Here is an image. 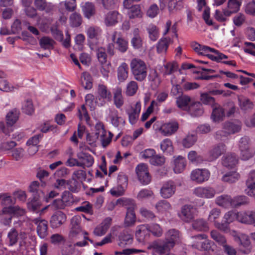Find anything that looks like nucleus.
Listing matches in <instances>:
<instances>
[{
	"label": "nucleus",
	"instance_id": "nucleus-1",
	"mask_svg": "<svg viewBox=\"0 0 255 255\" xmlns=\"http://www.w3.org/2000/svg\"><path fill=\"white\" fill-rule=\"evenodd\" d=\"M164 236V242L155 241L150 245V249L154 253L163 255L169 252L175 245L180 243L182 238L180 232L175 229L168 230L165 232Z\"/></svg>",
	"mask_w": 255,
	"mask_h": 255
},
{
	"label": "nucleus",
	"instance_id": "nucleus-2",
	"mask_svg": "<svg viewBox=\"0 0 255 255\" xmlns=\"http://www.w3.org/2000/svg\"><path fill=\"white\" fill-rule=\"evenodd\" d=\"M131 72L137 81H144L147 75V66L144 61L139 58H133L130 62Z\"/></svg>",
	"mask_w": 255,
	"mask_h": 255
},
{
	"label": "nucleus",
	"instance_id": "nucleus-3",
	"mask_svg": "<svg viewBox=\"0 0 255 255\" xmlns=\"http://www.w3.org/2000/svg\"><path fill=\"white\" fill-rule=\"evenodd\" d=\"M241 211L235 210L229 211L224 215L222 222L215 223V227L224 233L230 232L229 225L235 221L240 223Z\"/></svg>",
	"mask_w": 255,
	"mask_h": 255
},
{
	"label": "nucleus",
	"instance_id": "nucleus-4",
	"mask_svg": "<svg viewBox=\"0 0 255 255\" xmlns=\"http://www.w3.org/2000/svg\"><path fill=\"white\" fill-rule=\"evenodd\" d=\"M27 238V235L25 232L20 231L19 233L14 228L10 229L7 233L6 243L8 246H13L15 245L18 242L20 246H22L25 243V240Z\"/></svg>",
	"mask_w": 255,
	"mask_h": 255
},
{
	"label": "nucleus",
	"instance_id": "nucleus-5",
	"mask_svg": "<svg viewBox=\"0 0 255 255\" xmlns=\"http://www.w3.org/2000/svg\"><path fill=\"white\" fill-rule=\"evenodd\" d=\"M112 94L106 86L104 84H99L97 89L96 103L99 106H103L107 102L111 100Z\"/></svg>",
	"mask_w": 255,
	"mask_h": 255
},
{
	"label": "nucleus",
	"instance_id": "nucleus-6",
	"mask_svg": "<svg viewBox=\"0 0 255 255\" xmlns=\"http://www.w3.org/2000/svg\"><path fill=\"white\" fill-rule=\"evenodd\" d=\"M210 176V171L205 168H197L190 173L191 180L197 184H202L208 181Z\"/></svg>",
	"mask_w": 255,
	"mask_h": 255
},
{
	"label": "nucleus",
	"instance_id": "nucleus-7",
	"mask_svg": "<svg viewBox=\"0 0 255 255\" xmlns=\"http://www.w3.org/2000/svg\"><path fill=\"white\" fill-rule=\"evenodd\" d=\"M111 38L116 49L121 53L127 51L128 47V41L122 36L121 32L114 31L111 35Z\"/></svg>",
	"mask_w": 255,
	"mask_h": 255
},
{
	"label": "nucleus",
	"instance_id": "nucleus-8",
	"mask_svg": "<svg viewBox=\"0 0 255 255\" xmlns=\"http://www.w3.org/2000/svg\"><path fill=\"white\" fill-rule=\"evenodd\" d=\"M194 239L192 246L200 251L209 250L211 246L212 242L208 239V236L205 234H199L193 237Z\"/></svg>",
	"mask_w": 255,
	"mask_h": 255
},
{
	"label": "nucleus",
	"instance_id": "nucleus-9",
	"mask_svg": "<svg viewBox=\"0 0 255 255\" xmlns=\"http://www.w3.org/2000/svg\"><path fill=\"white\" fill-rule=\"evenodd\" d=\"M135 171L141 183L143 185H147L151 182V177L146 164L144 163L138 164L135 168Z\"/></svg>",
	"mask_w": 255,
	"mask_h": 255
},
{
	"label": "nucleus",
	"instance_id": "nucleus-10",
	"mask_svg": "<svg viewBox=\"0 0 255 255\" xmlns=\"http://www.w3.org/2000/svg\"><path fill=\"white\" fill-rule=\"evenodd\" d=\"M73 200L72 194L67 191L63 192L61 198L53 201L52 205L57 209H63L66 207L70 206Z\"/></svg>",
	"mask_w": 255,
	"mask_h": 255
},
{
	"label": "nucleus",
	"instance_id": "nucleus-11",
	"mask_svg": "<svg viewBox=\"0 0 255 255\" xmlns=\"http://www.w3.org/2000/svg\"><path fill=\"white\" fill-rule=\"evenodd\" d=\"M193 194L197 197L205 199H211L215 197L216 190L210 186H199L194 189Z\"/></svg>",
	"mask_w": 255,
	"mask_h": 255
},
{
	"label": "nucleus",
	"instance_id": "nucleus-12",
	"mask_svg": "<svg viewBox=\"0 0 255 255\" xmlns=\"http://www.w3.org/2000/svg\"><path fill=\"white\" fill-rule=\"evenodd\" d=\"M176 185L173 181H168L164 183L160 190L161 196L164 199L171 197L175 193Z\"/></svg>",
	"mask_w": 255,
	"mask_h": 255
},
{
	"label": "nucleus",
	"instance_id": "nucleus-13",
	"mask_svg": "<svg viewBox=\"0 0 255 255\" xmlns=\"http://www.w3.org/2000/svg\"><path fill=\"white\" fill-rule=\"evenodd\" d=\"M166 3L170 13L174 12L175 10L181 9L183 7L182 0H166V2H165L164 0H160L159 6L161 10L166 7Z\"/></svg>",
	"mask_w": 255,
	"mask_h": 255
},
{
	"label": "nucleus",
	"instance_id": "nucleus-14",
	"mask_svg": "<svg viewBox=\"0 0 255 255\" xmlns=\"http://www.w3.org/2000/svg\"><path fill=\"white\" fill-rule=\"evenodd\" d=\"M226 145L220 143L214 145L208 152V160L210 161L217 159L219 156L226 151Z\"/></svg>",
	"mask_w": 255,
	"mask_h": 255
},
{
	"label": "nucleus",
	"instance_id": "nucleus-15",
	"mask_svg": "<svg viewBox=\"0 0 255 255\" xmlns=\"http://www.w3.org/2000/svg\"><path fill=\"white\" fill-rule=\"evenodd\" d=\"M196 210L191 205H184L178 215L180 218L184 222H189L194 217Z\"/></svg>",
	"mask_w": 255,
	"mask_h": 255
},
{
	"label": "nucleus",
	"instance_id": "nucleus-16",
	"mask_svg": "<svg viewBox=\"0 0 255 255\" xmlns=\"http://www.w3.org/2000/svg\"><path fill=\"white\" fill-rule=\"evenodd\" d=\"M191 46L194 51L198 54L208 57L210 59V56H212L213 51H215V49L210 47L200 44L196 42H192L191 43Z\"/></svg>",
	"mask_w": 255,
	"mask_h": 255
},
{
	"label": "nucleus",
	"instance_id": "nucleus-17",
	"mask_svg": "<svg viewBox=\"0 0 255 255\" xmlns=\"http://www.w3.org/2000/svg\"><path fill=\"white\" fill-rule=\"evenodd\" d=\"M223 128L229 135L239 132L242 129V123L239 120L226 122L223 124Z\"/></svg>",
	"mask_w": 255,
	"mask_h": 255
},
{
	"label": "nucleus",
	"instance_id": "nucleus-18",
	"mask_svg": "<svg viewBox=\"0 0 255 255\" xmlns=\"http://www.w3.org/2000/svg\"><path fill=\"white\" fill-rule=\"evenodd\" d=\"M240 223L255 227V211H241Z\"/></svg>",
	"mask_w": 255,
	"mask_h": 255
},
{
	"label": "nucleus",
	"instance_id": "nucleus-19",
	"mask_svg": "<svg viewBox=\"0 0 255 255\" xmlns=\"http://www.w3.org/2000/svg\"><path fill=\"white\" fill-rule=\"evenodd\" d=\"M107 119L115 127L120 125H123L125 122L123 118L119 116L118 111L115 109H109L107 111Z\"/></svg>",
	"mask_w": 255,
	"mask_h": 255
},
{
	"label": "nucleus",
	"instance_id": "nucleus-20",
	"mask_svg": "<svg viewBox=\"0 0 255 255\" xmlns=\"http://www.w3.org/2000/svg\"><path fill=\"white\" fill-rule=\"evenodd\" d=\"M86 33L89 39L99 41L102 40L103 30L97 26H90L87 27Z\"/></svg>",
	"mask_w": 255,
	"mask_h": 255
},
{
	"label": "nucleus",
	"instance_id": "nucleus-21",
	"mask_svg": "<svg viewBox=\"0 0 255 255\" xmlns=\"http://www.w3.org/2000/svg\"><path fill=\"white\" fill-rule=\"evenodd\" d=\"M66 220V216L62 212L58 211L51 216L50 224L52 228H57Z\"/></svg>",
	"mask_w": 255,
	"mask_h": 255
},
{
	"label": "nucleus",
	"instance_id": "nucleus-22",
	"mask_svg": "<svg viewBox=\"0 0 255 255\" xmlns=\"http://www.w3.org/2000/svg\"><path fill=\"white\" fill-rule=\"evenodd\" d=\"M235 241L240 243V245L244 248L242 251L246 254H249L252 249V245L249 239V237L244 234L240 235L237 237Z\"/></svg>",
	"mask_w": 255,
	"mask_h": 255
},
{
	"label": "nucleus",
	"instance_id": "nucleus-23",
	"mask_svg": "<svg viewBox=\"0 0 255 255\" xmlns=\"http://www.w3.org/2000/svg\"><path fill=\"white\" fill-rule=\"evenodd\" d=\"M178 124L176 122H171L163 124L159 130L165 136L171 135L174 133L178 129Z\"/></svg>",
	"mask_w": 255,
	"mask_h": 255
},
{
	"label": "nucleus",
	"instance_id": "nucleus-24",
	"mask_svg": "<svg viewBox=\"0 0 255 255\" xmlns=\"http://www.w3.org/2000/svg\"><path fill=\"white\" fill-rule=\"evenodd\" d=\"M141 110V103L137 102L134 107L128 111V120L131 125L135 124L137 121Z\"/></svg>",
	"mask_w": 255,
	"mask_h": 255
},
{
	"label": "nucleus",
	"instance_id": "nucleus-25",
	"mask_svg": "<svg viewBox=\"0 0 255 255\" xmlns=\"http://www.w3.org/2000/svg\"><path fill=\"white\" fill-rule=\"evenodd\" d=\"M187 165L186 158L181 155L174 156L173 169L176 174L182 173L185 169Z\"/></svg>",
	"mask_w": 255,
	"mask_h": 255
},
{
	"label": "nucleus",
	"instance_id": "nucleus-26",
	"mask_svg": "<svg viewBox=\"0 0 255 255\" xmlns=\"http://www.w3.org/2000/svg\"><path fill=\"white\" fill-rule=\"evenodd\" d=\"M77 157L80 163V167H90L93 165L94 162L93 157L88 153L79 152L77 153Z\"/></svg>",
	"mask_w": 255,
	"mask_h": 255
},
{
	"label": "nucleus",
	"instance_id": "nucleus-27",
	"mask_svg": "<svg viewBox=\"0 0 255 255\" xmlns=\"http://www.w3.org/2000/svg\"><path fill=\"white\" fill-rule=\"evenodd\" d=\"M149 224L140 225L136 228L135 237L140 242H143L149 236Z\"/></svg>",
	"mask_w": 255,
	"mask_h": 255
},
{
	"label": "nucleus",
	"instance_id": "nucleus-28",
	"mask_svg": "<svg viewBox=\"0 0 255 255\" xmlns=\"http://www.w3.org/2000/svg\"><path fill=\"white\" fill-rule=\"evenodd\" d=\"M33 222L37 225V232L39 237L41 239L45 238L48 235L47 222L40 218H36Z\"/></svg>",
	"mask_w": 255,
	"mask_h": 255
},
{
	"label": "nucleus",
	"instance_id": "nucleus-29",
	"mask_svg": "<svg viewBox=\"0 0 255 255\" xmlns=\"http://www.w3.org/2000/svg\"><path fill=\"white\" fill-rule=\"evenodd\" d=\"M34 4L39 11H45L46 13L52 12L55 8L54 5L46 0H34Z\"/></svg>",
	"mask_w": 255,
	"mask_h": 255
},
{
	"label": "nucleus",
	"instance_id": "nucleus-30",
	"mask_svg": "<svg viewBox=\"0 0 255 255\" xmlns=\"http://www.w3.org/2000/svg\"><path fill=\"white\" fill-rule=\"evenodd\" d=\"M111 222V218H106L101 224L95 228L94 231V234L97 236H102L105 235L110 228Z\"/></svg>",
	"mask_w": 255,
	"mask_h": 255
},
{
	"label": "nucleus",
	"instance_id": "nucleus-31",
	"mask_svg": "<svg viewBox=\"0 0 255 255\" xmlns=\"http://www.w3.org/2000/svg\"><path fill=\"white\" fill-rule=\"evenodd\" d=\"M232 197L227 194H223L218 196L215 199V203L220 207L225 209L232 207Z\"/></svg>",
	"mask_w": 255,
	"mask_h": 255
},
{
	"label": "nucleus",
	"instance_id": "nucleus-32",
	"mask_svg": "<svg viewBox=\"0 0 255 255\" xmlns=\"http://www.w3.org/2000/svg\"><path fill=\"white\" fill-rule=\"evenodd\" d=\"M133 237L126 232L121 233L119 236L118 245L121 248H125L131 245L133 243Z\"/></svg>",
	"mask_w": 255,
	"mask_h": 255
},
{
	"label": "nucleus",
	"instance_id": "nucleus-33",
	"mask_svg": "<svg viewBox=\"0 0 255 255\" xmlns=\"http://www.w3.org/2000/svg\"><path fill=\"white\" fill-rule=\"evenodd\" d=\"M136 220V215L132 207H128L124 220V226L127 227L134 225Z\"/></svg>",
	"mask_w": 255,
	"mask_h": 255
},
{
	"label": "nucleus",
	"instance_id": "nucleus-34",
	"mask_svg": "<svg viewBox=\"0 0 255 255\" xmlns=\"http://www.w3.org/2000/svg\"><path fill=\"white\" fill-rule=\"evenodd\" d=\"M213 107L211 119L214 122H220L225 117L224 109L218 104H216Z\"/></svg>",
	"mask_w": 255,
	"mask_h": 255
},
{
	"label": "nucleus",
	"instance_id": "nucleus-35",
	"mask_svg": "<svg viewBox=\"0 0 255 255\" xmlns=\"http://www.w3.org/2000/svg\"><path fill=\"white\" fill-rule=\"evenodd\" d=\"M238 159L234 153H228L222 157V164L227 168H233L238 163Z\"/></svg>",
	"mask_w": 255,
	"mask_h": 255
},
{
	"label": "nucleus",
	"instance_id": "nucleus-36",
	"mask_svg": "<svg viewBox=\"0 0 255 255\" xmlns=\"http://www.w3.org/2000/svg\"><path fill=\"white\" fill-rule=\"evenodd\" d=\"M241 2L238 0H229L227 9L224 10V14L226 16H230L233 13H236L240 9Z\"/></svg>",
	"mask_w": 255,
	"mask_h": 255
},
{
	"label": "nucleus",
	"instance_id": "nucleus-37",
	"mask_svg": "<svg viewBox=\"0 0 255 255\" xmlns=\"http://www.w3.org/2000/svg\"><path fill=\"white\" fill-rule=\"evenodd\" d=\"M1 215H3L6 213L13 214L16 216H22L25 215L26 212L25 209L20 207L18 206H10L8 208H3L1 211Z\"/></svg>",
	"mask_w": 255,
	"mask_h": 255
},
{
	"label": "nucleus",
	"instance_id": "nucleus-38",
	"mask_svg": "<svg viewBox=\"0 0 255 255\" xmlns=\"http://www.w3.org/2000/svg\"><path fill=\"white\" fill-rule=\"evenodd\" d=\"M171 42V39L169 37L161 38L157 43L156 48L157 52L159 54H165Z\"/></svg>",
	"mask_w": 255,
	"mask_h": 255
},
{
	"label": "nucleus",
	"instance_id": "nucleus-39",
	"mask_svg": "<svg viewBox=\"0 0 255 255\" xmlns=\"http://www.w3.org/2000/svg\"><path fill=\"white\" fill-rule=\"evenodd\" d=\"M81 7L85 17L88 19H90L95 14V7L92 2H85Z\"/></svg>",
	"mask_w": 255,
	"mask_h": 255
},
{
	"label": "nucleus",
	"instance_id": "nucleus-40",
	"mask_svg": "<svg viewBox=\"0 0 255 255\" xmlns=\"http://www.w3.org/2000/svg\"><path fill=\"white\" fill-rule=\"evenodd\" d=\"M155 207L157 212L161 214L165 213L172 209L170 203L165 200H161L156 203Z\"/></svg>",
	"mask_w": 255,
	"mask_h": 255
},
{
	"label": "nucleus",
	"instance_id": "nucleus-41",
	"mask_svg": "<svg viewBox=\"0 0 255 255\" xmlns=\"http://www.w3.org/2000/svg\"><path fill=\"white\" fill-rule=\"evenodd\" d=\"M250 203L249 199L245 195L237 196L232 198V207L238 208L247 205Z\"/></svg>",
	"mask_w": 255,
	"mask_h": 255
},
{
	"label": "nucleus",
	"instance_id": "nucleus-42",
	"mask_svg": "<svg viewBox=\"0 0 255 255\" xmlns=\"http://www.w3.org/2000/svg\"><path fill=\"white\" fill-rule=\"evenodd\" d=\"M119 13L117 11H112L108 12L105 17V23L108 26H112L118 22Z\"/></svg>",
	"mask_w": 255,
	"mask_h": 255
},
{
	"label": "nucleus",
	"instance_id": "nucleus-43",
	"mask_svg": "<svg viewBox=\"0 0 255 255\" xmlns=\"http://www.w3.org/2000/svg\"><path fill=\"white\" fill-rule=\"evenodd\" d=\"M189 112L193 117H198L202 115L204 113L202 104L196 102L192 104L188 108Z\"/></svg>",
	"mask_w": 255,
	"mask_h": 255
},
{
	"label": "nucleus",
	"instance_id": "nucleus-44",
	"mask_svg": "<svg viewBox=\"0 0 255 255\" xmlns=\"http://www.w3.org/2000/svg\"><path fill=\"white\" fill-rule=\"evenodd\" d=\"M128 66L125 63H122L118 68V77L121 82L125 81L128 77Z\"/></svg>",
	"mask_w": 255,
	"mask_h": 255
},
{
	"label": "nucleus",
	"instance_id": "nucleus-45",
	"mask_svg": "<svg viewBox=\"0 0 255 255\" xmlns=\"http://www.w3.org/2000/svg\"><path fill=\"white\" fill-rule=\"evenodd\" d=\"M127 14L129 18L132 19L141 18L143 14L141 10L140 6L139 4H134L128 9Z\"/></svg>",
	"mask_w": 255,
	"mask_h": 255
},
{
	"label": "nucleus",
	"instance_id": "nucleus-46",
	"mask_svg": "<svg viewBox=\"0 0 255 255\" xmlns=\"http://www.w3.org/2000/svg\"><path fill=\"white\" fill-rule=\"evenodd\" d=\"M87 232L82 231L81 227L71 228L69 238L71 240H78L81 237L87 235Z\"/></svg>",
	"mask_w": 255,
	"mask_h": 255
},
{
	"label": "nucleus",
	"instance_id": "nucleus-47",
	"mask_svg": "<svg viewBox=\"0 0 255 255\" xmlns=\"http://www.w3.org/2000/svg\"><path fill=\"white\" fill-rule=\"evenodd\" d=\"M114 103L118 109L121 108L124 104V99L122 95V89L120 88H117L114 92Z\"/></svg>",
	"mask_w": 255,
	"mask_h": 255
},
{
	"label": "nucleus",
	"instance_id": "nucleus-48",
	"mask_svg": "<svg viewBox=\"0 0 255 255\" xmlns=\"http://www.w3.org/2000/svg\"><path fill=\"white\" fill-rule=\"evenodd\" d=\"M82 86L85 89H91L93 86L92 78L88 72H84L82 73L81 78Z\"/></svg>",
	"mask_w": 255,
	"mask_h": 255
},
{
	"label": "nucleus",
	"instance_id": "nucleus-49",
	"mask_svg": "<svg viewBox=\"0 0 255 255\" xmlns=\"http://www.w3.org/2000/svg\"><path fill=\"white\" fill-rule=\"evenodd\" d=\"M246 185L245 193L248 196L254 197L255 199V179H251L249 175V178L246 181Z\"/></svg>",
	"mask_w": 255,
	"mask_h": 255
},
{
	"label": "nucleus",
	"instance_id": "nucleus-50",
	"mask_svg": "<svg viewBox=\"0 0 255 255\" xmlns=\"http://www.w3.org/2000/svg\"><path fill=\"white\" fill-rule=\"evenodd\" d=\"M19 118V111L16 109H13L9 111L6 117L7 125L12 126L18 120Z\"/></svg>",
	"mask_w": 255,
	"mask_h": 255
},
{
	"label": "nucleus",
	"instance_id": "nucleus-51",
	"mask_svg": "<svg viewBox=\"0 0 255 255\" xmlns=\"http://www.w3.org/2000/svg\"><path fill=\"white\" fill-rule=\"evenodd\" d=\"M146 30L151 40L155 41L158 38L159 35V29L155 25L150 24L147 27Z\"/></svg>",
	"mask_w": 255,
	"mask_h": 255
},
{
	"label": "nucleus",
	"instance_id": "nucleus-52",
	"mask_svg": "<svg viewBox=\"0 0 255 255\" xmlns=\"http://www.w3.org/2000/svg\"><path fill=\"white\" fill-rule=\"evenodd\" d=\"M190 102V98L186 95H181L176 98V104L180 109L186 110Z\"/></svg>",
	"mask_w": 255,
	"mask_h": 255
},
{
	"label": "nucleus",
	"instance_id": "nucleus-53",
	"mask_svg": "<svg viewBox=\"0 0 255 255\" xmlns=\"http://www.w3.org/2000/svg\"><path fill=\"white\" fill-rule=\"evenodd\" d=\"M75 210L77 212H83L90 215L93 214V206L88 201L83 202L80 206L76 207Z\"/></svg>",
	"mask_w": 255,
	"mask_h": 255
},
{
	"label": "nucleus",
	"instance_id": "nucleus-54",
	"mask_svg": "<svg viewBox=\"0 0 255 255\" xmlns=\"http://www.w3.org/2000/svg\"><path fill=\"white\" fill-rule=\"evenodd\" d=\"M82 22V18L80 14L77 12L72 13L69 17V23L71 26L76 27L79 26Z\"/></svg>",
	"mask_w": 255,
	"mask_h": 255
},
{
	"label": "nucleus",
	"instance_id": "nucleus-55",
	"mask_svg": "<svg viewBox=\"0 0 255 255\" xmlns=\"http://www.w3.org/2000/svg\"><path fill=\"white\" fill-rule=\"evenodd\" d=\"M41 202L36 197H34L27 204V208L29 210L37 213L41 206Z\"/></svg>",
	"mask_w": 255,
	"mask_h": 255
},
{
	"label": "nucleus",
	"instance_id": "nucleus-56",
	"mask_svg": "<svg viewBox=\"0 0 255 255\" xmlns=\"http://www.w3.org/2000/svg\"><path fill=\"white\" fill-rule=\"evenodd\" d=\"M172 22L170 20H168L165 23L164 27V30L163 31V35H166L170 30L172 35L171 36L172 38L178 37V34L177 33V26L176 23H174L172 26H171Z\"/></svg>",
	"mask_w": 255,
	"mask_h": 255
},
{
	"label": "nucleus",
	"instance_id": "nucleus-57",
	"mask_svg": "<svg viewBox=\"0 0 255 255\" xmlns=\"http://www.w3.org/2000/svg\"><path fill=\"white\" fill-rule=\"evenodd\" d=\"M160 148L163 152L167 154H171L173 152L171 140L169 138L163 140L160 143Z\"/></svg>",
	"mask_w": 255,
	"mask_h": 255
},
{
	"label": "nucleus",
	"instance_id": "nucleus-58",
	"mask_svg": "<svg viewBox=\"0 0 255 255\" xmlns=\"http://www.w3.org/2000/svg\"><path fill=\"white\" fill-rule=\"evenodd\" d=\"M240 178V175L237 171H231L224 175L222 177V180L229 183H234L237 181Z\"/></svg>",
	"mask_w": 255,
	"mask_h": 255
},
{
	"label": "nucleus",
	"instance_id": "nucleus-59",
	"mask_svg": "<svg viewBox=\"0 0 255 255\" xmlns=\"http://www.w3.org/2000/svg\"><path fill=\"white\" fill-rule=\"evenodd\" d=\"M210 235L211 238L219 245L223 246L227 243L225 237L216 230H212L210 233Z\"/></svg>",
	"mask_w": 255,
	"mask_h": 255
},
{
	"label": "nucleus",
	"instance_id": "nucleus-60",
	"mask_svg": "<svg viewBox=\"0 0 255 255\" xmlns=\"http://www.w3.org/2000/svg\"><path fill=\"white\" fill-rule=\"evenodd\" d=\"M193 229L198 231H207L209 230L207 223L203 219L195 221L192 224Z\"/></svg>",
	"mask_w": 255,
	"mask_h": 255
},
{
	"label": "nucleus",
	"instance_id": "nucleus-61",
	"mask_svg": "<svg viewBox=\"0 0 255 255\" xmlns=\"http://www.w3.org/2000/svg\"><path fill=\"white\" fill-rule=\"evenodd\" d=\"M138 88L137 82L134 81H131L127 85L126 94L128 96H133L136 93Z\"/></svg>",
	"mask_w": 255,
	"mask_h": 255
},
{
	"label": "nucleus",
	"instance_id": "nucleus-62",
	"mask_svg": "<svg viewBox=\"0 0 255 255\" xmlns=\"http://www.w3.org/2000/svg\"><path fill=\"white\" fill-rule=\"evenodd\" d=\"M197 140L195 134H189L186 136L182 140V144L186 148H189L193 146Z\"/></svg>",
	"mask_w": 255,
	"mask_h": 255
},
{
	"label": "nucleus",
	"instance_id": "nucleus-63",
	"mask_svg": "<svg viewBox=\"0 0 255 255\" xmlns=\"http://www.w3.org/2000/svg\"><path fill=\"white\" fill-rule=\"evenodd\" d=\"M54 41L51 38L44 36L39 40V44L41 48L44 49H50L53 47Z\"/></svg>",
	"mask_w": 255,
	"mask_h": 255
},
{
	"label": "nucleus",
	"instance_id": "nucleus-64",
	"mask_svg": "<svg viewBox=\"0 0 255 255\" xmlns=\"http://www.w3.org/2000/svg\"><path fill=\"white\" fill-rule=\"evenodd\" d=\"M13 203V200L11 197L7 193L0 194V204L3 208L6 206H11Z\"/></svg>",
	"mask_w": 255,
	"mask_h": 255
}]
</instances>
